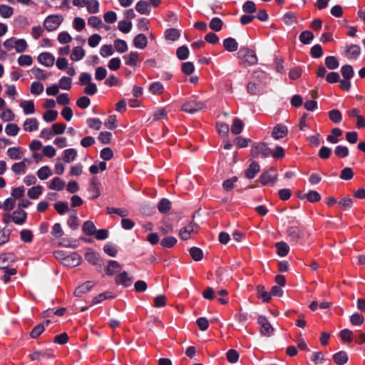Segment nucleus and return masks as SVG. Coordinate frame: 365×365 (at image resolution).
<instances>
[{"mask_svg": "<svg viewBox=\"0 0 365 365\" xmlns=\"http://www.w3.org/2000/svg\"><path fill=\"white\" fill-rule=\"evenodd\" d=\"M243 127L244 124L241 120L239 118H234L231 126V132L235 135L240 134L242 131Z\"/></svg>", "mask_w": 365, "mask_h": 365, "instance_id": "obj_40", "label": "nucleus"}, {"mask_svg": "<svg viewBox=\"0 0 365 365\" xmlns=\"http://www.w3.org/2000/svg\"><path fill=\"white\" fill-rule=\"evenodd\" d=\"M16 206V200L13 197H8L6 198L3 204H2V209L9 212L12 210Z\"/></svg>", "mask_w": 365, "mask_h": 365, "instance_id": "obj_58", "label": "nucleus"}, {"mask_svg": "<svg viewBox=\"0 0 365 365\" xmlns=\"http://www.w3.org/2000/svg\"><path fill=\"white\" fill-rule=\"evenodd\" d=\"M223 46L230 52L235 51L238 48V43L233 38H227L223 41Z\"/></svg>", "mask_w": 365, "mask_h": 365, "instance_id": "obj_25", "label": "nucleus"}, {"mask_svg": "<svg viewBox=\"0 0 365 365\" xmlns=\"http://www.w3.org/2000/svg\"><path fill=\"white\" fill-rule=\"evenodd\" d=\"M158 208L160 212L165 213L170 210L171 202L168 199L163 198L160 201Z\"/></svg>", "mask_w": 365, "mask_h": 365, "instance_id": "obj_49", "label": "nucleus"}, {"mask_svg": "<svg viewBox=\"0 0 365 365\" xmlns=\"http://www.w3.org/2000/svg\"><path fill=\"white\" fill-rule=\"evenodd\" d=\"M342 135V130L340 128H334L331 130V133L327 136V140L333 144L339 142V137Z\"/></svg>", "mask_w": 365, "mask_h": 365, "instance_id": "obj_35", "label": "nucleus"}, {"mask_svg": "<svg viewBox=\"0 0 365 365\" xmlns=\"http://www.w3.org/2000/svg\"><path fill=\"white\" fill-rule=\"evenodd\" d=\"M277 170L271 168L261 174L259 181L263 185H273L277 180Z\"/></svg>", "mask_w": 365, "mask_h": 365, "instance_id": "obj_4", "label": "nucleus"}, {"mask_svg": "<svg viewBox=\"0 0 365 365\" xmlns=\"http://www.w3.org/2000/svg\"><path fill=\"white\" fill-rule=\"evenodd\" d=\"M7 155L12 160H19L23 155V152L19 147H12L7 150Z\"/></svg>", "mask_w": 365, "mask_h": 365, "instance_id": "obj_29", "label": "nucleus"}, {"mask_svg": "<svg viewBox=\"0 0 365 365\" xmlns=\"http://www.w3.org/2000/svg\"><path fill=\"white\" fill-rule=\"evenodd\" d=\"M4 46L8 51L15 49L16 53H24L28 48V43L25 39L11 37L4 42Z\"/></svg>", "mask_w": 365, "mask_h": 365, "instance_id": "obj_1", "label": "nucleus"}, {"mask_svg": "<svg viewBox=\"0 0 365 365\" xmlns=\"http://www.w3.org/2000/svg\"><path fill=\"white\" fill-rule=\"evenodd\" d=\"M329 117L330 120L335 123H339L342 118L341 112L337 109L331 110L329 112Z\"/></svg>", "mask_w": 365, "mask_h": 365, "instance_id": "obj_62", "label": "nucleus"}, {"mask_svg": "<svg viewBox=\"0 0 365 365\" xmlns=\"http://www.w3.org/2000/svg\"><path fill=\"white\" fill-rule=\"evenodd\" d=\"M26 159H24L23 161L21 162H19V163H14L12 167H11V170L16 174V175H19V174H23V173H25L26 172Z\"/></svg>", "mask_w": 365, "mask_h": 365, "instance_id": "obj_41", "label": "nucleus"}, {"mask_svg": "<svg viewBox=\"0 0 365 365\" xmlns=\"http://www.w3.org/2000/svg\"><path fill=\"white\" fill-rule=\"evenodd\" d=\"M17 61L21 66H29L33 63V58L30 55H21Z\"/></svg>", "mask_w": 365, "mask_h": 365, "instance_id": "obj_48", "label": "nucleus"}, {"mask_svg": "<svg viewBox=\"0 0 365 365\" xmlns=\"http://www.w3.org/2000/svg\"><path fill=\"white\" fill-rule=\"evenodd\" d=\"M276 247L277 249V253L281 257L286 256L289 250V247L288 245L284 242H279L276 244Z\"/></svg>", "mask_w": 365, "mask_h": 365, "instance_id": "obj_44", "label": "nucleus"}, {"mask_svg": "<svg viewBox=\"0 0 365 365\" xmlns=\"http://www.w3.org/2000/svg\"><path fill=\"white\" fill-rule=\"evenodd\" d=\"M71 82L72 80L71 78L63 76L59 80V85L58 86L63 90L68 91L71 88Z\"/></svg>", "mask_w": 365, "mask_h": 365, "instance_id": "obj_57", "label": "nucleus"}, {"mask_svg": "<svg viewBox=\"0 0 365 365\" xmlns=\"http://www.w3.org/2000/svg\"><path fill=\"white\" fill-rule=\"evenodd\" d=\"M339 335L342 341L344 342H350L353 340L354 333L352 331L348 329L341 330L339 333Z\"/></svg>", "mask_w": 365, "mask_h": 365, "instance_id": "obj_56", "label": "nucleus"}, {"mask_svg": "<svg viewBox=\"0 0 365 365\" xmlns=\"http://www.w3.org/2000/svg\"><path fill=\"white\" fill-rule=\"evenodd\" d=\"M177 243V239L174 237H167L163 239L160 245L164 248H171Z\"/></svg>", "mask_w": 365, "mask_h": 365, "instance_id": "obj_53", "label": "nucleus"}, {"mask_svg": "<svg viewBox=\"0 0 365 365\" xmlns=\"http://www.w3.org/2000/svg\"><path fill=\"white\" fill-rule=\"evenodd\" d=\"M251 153L254 158H267L271 155L272 150L265 143H261L252 147Z\"/></svg>", "mask_w": 365, "mask_h": 365, "instance_id": "obj_3", "label": "nucleus"}, {"mask_svg": "<svg viewBox=\"0 0 365 365\" xmlns=\"http://www.w3.org/2000/svg\"><path fill=\"white\" fill-rule=\"evenodd\" d=\"M325 64L328 68L331 70L337 68L339 66L337 59L334 56H327L325 58Z\"/></svg>", "mask_w": 365, "mask_h": 365, "instance_id": "obj_60", "label": "nucleus"}, {"mask_svg": "<svg viewBox=\"0 0 365 365\" xmlns=\"http://www.w3.org/2000/svg\"><path fill=\"white\" fill-rule=\"evenodd\" d=\"M19 131V126L15 123L7 124L5 128L6 133L9 136H15Z\"/></svg>", "mask_w": 365, "mask_h": 365, "instance_id": "obj_55", "label": "nucleus"}, {"mask_svg": "<svg viewBox=\"0 0 365 365\" xmlns=\"http://www.w3.org/2000/svg\"><path fill=\"white\" fill-rule=\"evenodd\" d=\"M257 322L260 325L259 331L262 335L269 336L273 333L274 328L265 317L259 316Z\"/></svg>", "mask_w": 365, "mask_h": 365, "instance_id": "obj_8", "label": "nucleus"}, {"mask_svg": "<svg viewBox=\"0 0 365 365\" xmlns=\"http://www.w3.org/2000/svg\"><path fill=\"white\" fill-rule=\"evenodd\" d=\"M82 230L84 234L91 236L96 232V226L92 221L88 220L83 223Z\"/></svg>", "mask_w": 365, "mask_h": 365, "instance_id": "obj_37", "label": "nucleus"}, {"mask_svg": "<svg viewBox=\"0 0 365 365\" xmlns=\"http://www.w3.org/2000/svg\"><path fill=\"white\" fill-rule=\"evenodd\" d=\"M288 133L287 128L282 124L277 125L272 132V137L276 140H279L285 137Z\"/></svg>", "mask_w": 365, "mask_h": 365, "instance_id": "obj_14", "label": "nucleus"}, {"mask_svg": "<svg viewBox=\"0 0 365 365\" xmlns=\"http://www.w3.org/2000/svg\"><path fill=\"white\" fill-rule=\"evenodd\" d=\"M14 260L15 257L12 253H6L0 255V269L7 268V266Z\"/></svg>", "mask_w": 365, "mask_h": 365, "instance_id": "obj_19", "label": "nucleus"}, {"mask_svg": "<svg viewBox=\"0 0 365 365\" xmlns=\"http://www.w3.org/2000/svg\"><path fill=\"white\" fill-rule=\"evenodd\" d=\"M205 107L202 102L190 101L182 104V110L187 113H194L202 110Z\"/></svg>", "mask_w": 365, "mask_h": 365, "instance_id": "obj_6", "label": "nucleus"}, {"mask_svg": "<svg viewBox=\"0 0 365 365\" xmlns=\"http://www.w3.org/2000/svg\"><path fill=\"white\" fill-rule=\"evenodd\" d=\"M65 187V182L63 180H62L61 178H54L48 187L49 189L51 190H57V191H60V190H62Z\"/></svg>", "mask_w": 365, "mask_h": 365, "instance_id": "obj_31", "label": "nucleus"}, {"mask_svg": "<svg viewBox=\"0 0 365 365\" xmlns=\"http://www.w3.org/2000/svg\"><path fill=\"white\" fill-rule=\"evenodd\" d=\"M14 14V9L6 4L0 5V15L4 19H9Z\"/></svg>", "mask_w": 365, "mask_h": 365, "instance_id": "obj_39", "label": "nucleus"}, {"mask_svg": "<svg viewBox=\"0 0 365 365\" xmlns=\"http://www.w3.org/2000/svg\"><path fill=\"white\" fill-rule=\"evenodd\" d=\"M86 26L85 20L81 17H75L73 21V27L77 31H81Z\"/></svg>", "mask_w": 365, "mask_h": 365, "instance_id": "obj_59", "label": "nucleus"}, {"mask_svg": "<svg viewBox=\"0 0 365 365\" xmlns=\"http://www.w3.org/2000/svg\"><path fill=\"white\" fill-rule=\"evenodd\" d=\"M124 59L125 60V63L130 66H135L138 61V52H130L127 56H125Z\"/></svg>", "mask_w": 365, "mask_h": 365, "instance_id": "obj_38", "label": "nucleus"}, {"mask_svg": "<svg viewBox=\"0 0 365 365\" xmlns=\"http://www.w3.org/2000/svg\"><path fill=\"white\" fill-rule=\"evenodd\" d=\"M313 38L314 34L309 31H304L299 36V40L304 44H309Z\"/></svg>", "mask_w": 365, "mask_h": 365, "instance_id": "obj_51", "label": "nucleus"}, {"mask_svg": "<svg viewBox=\"0 0 365 365\" xmlns=\"http://www.w3.org/2000/svg\"><path fill=\"white\" fill-rule=\"evenodd\" d=\"M43 85L38 82L34 81L31 84L30 91L34 95H40L43 91Z\"/></svg>", "mask_w": 365, "mask_h": 365, "instance_id": "obj_46", "label": "nucleus"}, {"mask_svg": "<svg viewBox=\"0 0 365 365\" xmlns=\"http://www.w3.org/2000/svg\"><path fill=\"white\" fill-rule=\"evenodd\" d=\"M77 156V151L74 148L66 149L63 151V160L66 163H71L75 160Z\"/></svg>", "mask_w": 365, "mask_h": 365, "instance_id": "obj_30", "label": "nucleus"}, {"mask_svg": "<svg viewBox=\"0 0 365 365\" xmlns=\"http://www.w3.org/2000/svg\"><path fill=\"white\" fill-rule=\"evenodd\" d=\"M20 107L24 110L25 115H30L35 113L34 103L33 101H21Z\"/></svg>", "mask_w": 365, "mask_h": 365, "instance_id": "obj_18", "label": "nucleus"}, {"mask_svg": "<svg viewBox=\"0 0 365 365\" xmlns=\"http://www.w3.org/2000/svg\"><path fill=\"white\" fill-rule=\"evenodd\" d=\"M121 270L120 264L115 260L109 261L106 268V272L108 275H113L114 274L120 272Z\"/></svg>", "mask_w": 365, "mask_h": 365, "instance_id": "obj_22", "label": "nucleus"}, {"mask_svg": "<svg viewBox=\"0 0 365 365\" xmlns=\"http://www.w3.org/2000/svg\"><path fill=\"white\" fill-rule=\"evenodd\" d=\"M85 55L86 51L81 46H75L71 52L70 58L73 61H79L84 58Z\"/></svg>", "mask_w": 365, "mask_h": 365, "instance_id": "obj_16", "label": "nucleus"}, {"mask_svg": "<svg viewBox=\"0 0 365 365\" xmlns=\"http://www.w3.org/2000/svg\"><path fill=\"white\" fill-rule=\"evenodd\" d=\"M259 171V165L256 162H252L249 168L246 170L245 175L249 179H252L255 178L257 173Z\"/></svg>", "mask_w": 365, "mask_h": 365, "instance_id": "obj_27", "label": "nucleus"}, {"mask_svg": "<svg viewBox=\"0 0 365 365\" xmlns=\"http://www.w3.org/2000/svg\"><path fill=\"white\" fill-rule=\"evenodd\" d=\"M43 187L41 185L34 186L28 190L27 195L29 198L33 200L38 199L42 194Z\"/></svg>", "mask_w": 365, "mask_h": 365, "instance_id": "obj_26", "label": "nucleus"}, {"mask_svg": "<svg viewBox=\"0 0 365 365\" xmlns=\"http://www.w3.org/2000/svg\"><path fill=\"white\" fill-rule=\"evenodd\" d=\"M27 219V213L22 209H17L12 212V222L16 225L24 224Z\"/></svg>", "mask_w": 365, "mask_h": 365, "instance_id": "obj_12", "label": "nucleus"}, {"mask_svg": "<svg viewBox=\"0 0 365 365\" xmlns=\"http://www.w3.org/2000/svg\"><path fill=\"white\" fill-rule=\"evenodd\" d=\"M58 117V112L54 110H48L46 111L43 115V118L46 122H53Z\"/></svg>", "mask_w": 365, "mask_h": 365, "instance_id": "obj_61", "label": "nucleus"}, {"mask_svg": "<svg viewBox=\"0 0 365 365\" xmlns=\"http://www.w3.org/2000/svg\"><path fill=\"white\" fill-rule=\"evenodd\" d=\"M81 257L77 253H72L69 255H66V257H63L62 259V263L65 266L74 267L78 266L80 264Z\"/></svg>", "mask_w": 365, "mask_h": 365, "instance_id": "obj_10", "label": "nucleus"}, {"mask_svg": "<svg viewBox=\"0 0 365 365\" xmlns=\"http://www.w3.org/2000/svg\"><path fill=\"white\" fill-rule=\"evenodd\" d=\"M287 233L289 237L293 240V241H297L302 235V231L301 230L297 227H291L288 229Z\"/></svg>", "mask_w": 365, "mask_h": 365, "instance_id": "obj_42", "label": "nucleus"}, {"mask_svg": "<svg viewBox=\"0 0 365 365\" xmlns=\"http://www.w3.org/2000/svg\"><path fill=\"white\" fill-rule=\"evenodd\" d=\"M133 279L130 277L126 272L119 273L115 277V283L117 284H121L125 287H130L133 283Z\"/></svg>", "mask_w": 365, "mask_h": 365, "instance_id": "obj_13", "label": "nucleus"}, {"mask_svg": "<svg viewBox=\"0 0 365 365\" xmlns=\"http://www.w3.org/2000/svg\"><path fill=\"white\" fill-rule=\"evenodd\" d=\"M61 15H50L43 21V27L48 31H52L58 28L63 21Z\"/></svg>", "mask_w": 365, "mask_h": 365, "instance_id": "obj_5", "label": "nucleus"}, {"mask_svg": "<svg viewBox=\"0 0 365 365\" xmlns=\"http://www.w3.org/2000/svg\"><path fill=\"white\" fill-rule=\"evenodd\" d=\"M53 354L51 350L46 349L42 351H35L29 355L31 361L40 360L41 358H53Z\"/></svg>", "mask_w": 365, "mask_h": 365, "instance_id": "obj_15", "label": "nucleus"}, {"mask_svg": "<svg viewBox=\"0 0 365 365\" xmlns=\"http://www.w3.org/2000/svg\"><path fill=\"white\" fill-rule=\"evenodd\" d=\"M361 53V48L357 45H351L346 51V55L349 59H356Z\"/></svg>", "mask_w": 365, "mask_h": 365, "instance_id": "obj_20", "label": "nucleus"}, {"mask_svg": "<svg viewBox=\"0 0 365 365\" xmlns=\"http://www.w3.org/2000/svg\"><path fill=\"white\" fill-rule=\"evenodd\" d=\"M240 58L247 62L249 65H255L257 62V58L254 51L249 48H241L238 53Z\"/></svg>", "mask_w": 365, "mask_h": 365, "instance_id": "obj_7", "label": "nucleus"}, {"mask_svg": "<svg viewBox=\"0 0 365 365\" xmlns=\"http://www.w3.org/2000/svg\"><path fill=\"white\" fill-rule=\"evenodd\" d=\"M20 239L25 243H31L34 240V235L31 230L23 229L20 232Z\"/></svg>", "mask_w": 365, "mask_h": 365, "instance_id": "obj_32", "label": "nucleus"}, {"mask_svg": "<svg viewBox=\"0 0 365 365\" xmlns=\"http://www.w3.org/2000/svg\"><path fill=\"white\" fill-rule=\"evenodd\" d=\"M24 129L28 132L36 130L38 128V122L36 118H27L23 125Z\"/></svg>", "mask_w": 365, "mask_h": 365, "instance_id": "obj_21", "label": "nucleus"}, {"mask_svg": "<svg viewBox=\"0 0 365 365\" xmlns=\"http://www.w3.org/2000/svg\"><path fill=\"white\" fill-rule=\"evenodd\" d=\"M148 90L153 95H160L164 91V86L160 82L155 81L150 85Z\"/></svg>", "mask_w": 365, "mask_h": 365, "instance_id": "obj_28", "label": "nucleus"}, {"mask_svg": "<svg viewBox=\"0 0 365 365\" xmlns=\"http://www.w3.org/2000/svg\"><path fill=\"white\" fill-rule=\"evenodd\" d=\"M58 41L61 44H68L71 42L72 37L67 31H62L58 35Z\"/></svg>", "mask_w": 365, "mask_h": 365, "instance_id": "obj_54", "label": "nucleus"}, {"mask_svg": "<svg viewBox=\"0 0 365 365\" xmlns=\"http://www.w3.org/2000/svg\"><path fill=\"white\" fill-rule=\"evenodd\" d=\"M79 83L81 86H85L83 93L86 95L93 96L97 91V86L92 82L91 75L88 73H81L79 76Z\"/></svg>", "mask_w": 365, "mask_h": 365, "instance_id": "obj_2", "label": "nucleus"}, {"mask_svg": "<svg viewBox=\"0 0 365 365\" xmlns=\"http://www.w3.org/2000/svg\"><path fill=\"white\" fill-rule=\"evenodd\" d=\"M115 49L120 53H125L128 51L127 43L122 39H116L114 41Z\"/></svg>", "mask_w": 365, "mask_h": 365, "instance_id": "obj_43", "label": "nucleus"}, {"mask_svg": "<svg viewBox=\"0 0 365 365\" xmlns=\"http://www.w3.org/2000/svg\"><path fill=\"white\" fill-rule=\"evenodd\" d=\"M38 61L45 66L51 67L55 63V57L50 53L43 52L38 55Z\"/></svg>", "mask_w": 365, "mask_h": 365, "instance_id": "obj_11", "label": "nucleus"}, {"mask_svg": "<svg viewBox=\"0 0 365 365\" xmlns=\"http://www.w3.org/2000/svg\"><path fill=\"white\" fill-rule=\"evenodd\" d=\"M0 118L5 122L12 121L15 118V114L10 108H6L1 112Z\"/></svg>", "mask_w": 365, "mask_h": 365, "instance_id": "obj_45", "label": "nucleus"}, {"mask_svg": "<svg viewBox=\"0 0 365 365\" xmlns=\"http://www.w3.org/2000/svg\"><path fill=\"white\" fill-rule=\"evenodd\" d=\"M180 35V31L176 29H170L165 31L166 39L172 41L177 40Z\"/></svg>", "mask_w": 365, "mask_h": 365, "instance_id": "obj_50", "label": "nucleus"}, {"mask_svg": "<svg viewBox=\"0 0 365 365\" xmlns=\"http://www.w3.org/2000/svg\"><path fill=\"white\" fill-rule=\"evenodd\" d=\"M190 255L195 261L201 260L203 257L202 251L200 248L195 247L190 248Z\"/></svg>", "mask_w": 365, "mask_h": 365, "instance_id": "obj_63", "label": "nucleus"}, {"mask_svg": "<svg viewBox=\"0 0 365 365\" xmlns=\"http://www.w3.org/2000/svg\"><path fill=\"white\" fill-rule=\"evenodd\" d=\"M334 362L339 365H343L348 361V355L345 351H339L333 356Z\"/></svg>", "mask_w": 365, "mask_h": 365, "instance_id": "obj_36", "label": "nucleus"}, {"mask_svg": "<svg viewBox=\"0 0 365 365\" xmlns=\"http://www.w3.org/2000/svg\"><path fill=\"white\" fill-rule=\"evenodd\" d=\"M99 1L98 0H87L85 6L89 14H95L99 12Z\"/></svg>", "mask_w": 365, "mask_h": 365, "instance_id": "obj_24", "label": "nucleus"}, {"mask_svg": "<svg viewBox=\"0 0 365 365\" xmlns=\"http://www.w3.org/2000/svg\"><path fill=\"white\" fill-rule=\"evenodd\" d=\"M86 259L92 264H97L100 260L98 255L94 251H89L86 255Z\"/></svg>", "mask_w": 365, "mask_h": 365, "instance_id": "obj_64", "label": "nucleus"}, {"mask_svg": "<svg viewBox=\"0 0 365 365\" xmlns=\"http://www.w3.org/2000/svg\"><path fill=\"white\" fill-rule=\"evenodd\" d=\"M94 285V283L91 281H88L81 286L78 287L74 292V294L76 297H81L83 294L88 292Z\"/></svg>", "mask_w": 365, "mask_h": 365, "instance_id": "obj_17", "label": "nucleus"}, {"mask_svg": "<svg viewBox=\"0 0 365 365\" xmlns=\"http://www.w3.org/2000/svg\"><path fill=\"white\" fill-rule=\"evenodd\" d=\"M135 9L140 14H149V3L146 1H139L135 5Z\"/></svg>", "mask_w": 365, "mask_h": 365, "instance_id": "obj_34", "label": "nucleus"}, {"mask_svg": "<svg viewBox=\"0 0 365 365\" xmlns=\"http://www.w3.org/2000/svg\"><path fill=\"white\" fill-rule=\"evenodd\" d=\"M147 38L143 34L137 35L133 39V45L138 48L143 49L147 46Z\"/></svg>", "mask_w": 365, "mask_h": 365, "instance_id": "obj_23", "label": "nucleus"}, {"mask_svg": "<svg viewBox=\"0 0 365 365\" xmlns=\"http://www.w3.org/2000/svg\"><path fill=\"white\" fill-rule=\"evenodd\" d=\"M197 232V225L195 223L190 222L185 227L181 228L179 231V235L183 240L190 239L192 234Z\"/></svg>", "mask_w": 365, "mask_h": 365, "instance_id": "obj_9", "label": "nucleus"}, {"mask_svg": "<svg viewBox=\"0 0 365 365\" xmlns=\"http://www.w3.org/2000/svg\"><path fill=\"white\" fill-rule=\"evenodd\" d=\"M118 28L121 32L128 34L131 31L132 23L127 21H120L118 23Z\"/></svg>", "mask_w": 365, "mask_h": 365, "instance_id": "obj_52", "label": "nucleus"}, {"mask_svg": "<svg viewBox=\"0 0 365 365\" xmlns=\"http://www.w3.org/2000/svg\"><path fill=\"white\" fill-rule=\"evenodd\" d=\"M25 193V188L24 186H19L16 187H14L11 190V195L15 200L17 199H21L24 197Z\"/></svg>", "mask_w": 365, "mask_h": 365, "instance_id": "obj_47", "label": "nucleus"}, {"mask_svg": "<svg viewBox=\"0 0 365 365\" xmlns=\"http://www.w3.org/2000/svg\"><path fill=\"white\" fill-rule=\"evenodd\" d=\"M36 174L40 180H44L48 178L50 176H51L53 173L49 167L43 166L38 170Z\"/></svg>", "mask_w": 365, "mask_h": 365, "instance_id": "obj_33", "label": "nucleus"}]
</instances>
